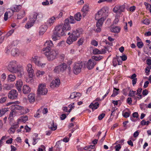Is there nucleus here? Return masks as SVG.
Masks as SVG:
<instances>
[{
	"mask_svg": "<svg viewBox=\"0 0 151 151\" xmlns=\"http://www.w3.org/2000/svg\"><path fill=\"white\" fill-rule=\"evenodd\" d=\"M109 9L107 6L103 7L95 16V19L99 21H104L108 16Z\"/></svg>",
	"mask_w": 151,
	"mask_h": 151,
	"instance_id": "f257e3e1",
	"label": "nucleus"
},
{
	"mask_svg": "<svg viewBox=\"0 0 151 151\" xmlns=\"http://www.w3.org/2000/svg\"><path fill=\"white\" fill-rule=\"evenodd\" d=\"M55 29L57 35L63 36L66 35L67 33L68 35L70 34V32H67L68 30H69L70 29H68V27L65 23L64 24H60L57 26L55 27Z\"/></svg>",
	"mask_w": 151,
	"mask_h": 151,
	"instance_id": "f03ea898",
	"label": "nucleus"
},
{
	"mask_svg": "<svg viewBox=\"0 0 151 151\" xmlns=\"http://www.w3.org/2000/svg\"><path fill=\"white\" fill-rule=\"evenodd\" d=\"M82 32L83 30L81 29H78L75 31H73L72 34L68 37L66 41L67 43L69 45L71 44L73 42L77 40Z\"/></svg>",
	"mask_w": 151,
	"mask_h": 151,
	"instance_id": "7ed1b4c3",
	"label": "nucleus"
},
{
	"mask_svg": "<svg viewBox=\"0 0 151 151\" xmlns=\"http://www.w3.org/2000/svg\"><path fill=\"white\" fill-rule=\"evenodd\" d=\"M8 70L10 72L13 73H17L18 76L19 77L22 76L24 74L23 69L20 67H8Z\"/></svg>",
	"mask_w": 151,
	"mask_h": 151,
	"instance_id": "20e7f679",
	"label": "nucleus"
},
{
	"mask_svg": "<svg viewBox=\"0 0 151 151\" xmlns=\"http://www.w3.org/2000/svg\"><path fill=\"white\" fill-rule=\"evenodd\" d=\"M45 54L48 60L51 61L56 58L57 55L58 54V52L55 50L50 51V50L49 51H46L45 52Z\"/></svg>",
	"mask_w": 151,
	"mask_h": 151,
	"instance_id": "39448f33",
	"label": "nucleus"
},
{
	"mask_svg": "<svg viewBox=\"0 0 151 151\" xmlns=\"http://www.w3.org/2000/svg\"><path fill=\"white\" fill-rule=\"evenodd\" d=\"M95 65L96 63L94 61L90 59L87 62L85 61H78L75 63L74 66H94Z\"/></svg>",
	"mask_w": 151,
	"mask_h": 151,
	"instance_id": "423d86ee",
	"label": "nucleus"
},
{
	"mask_svg": "<svg viewBox=\"0 0 151 151\" xmlns=\"http://www.w3.org/2000/svg\"><path fill=\"white\" fill-rule=\"evenodd\" d=\"M47 90L46 88L45 84H40L37 89L38 94L40 95H44L47 94Z\"/></svg>",
	"mask_w": 151,
	"mask_h": 151,
	"instance_id": "0eeeda50",
	"label": "nucleus"
},
{
	"mask_svg": "<svg viewBox=\"0 0 151 151\" xmlns=\"http://www.w3.org/2000/svg\"><path fill=\"white\" fill-rule=\"evenodd\" d=\"M125 9V6L124 5L121 6L117 5L114 7L113 11L114 12L116 13L120 14L122 12H124Z\"/></svg>",
	"mask_w": 151,
	"mask_h": 151,
	"instance_id": "6e6552de",
	"label": "nucleus"
},
{
	"mask_svg": "<svg viewBox=\"0 0 151 151\" xmlns=\"http://www.w3.org/2000/svg\"><path fill=\"white\" fill-rule=\"evenodd\" d=\"M32 63H35V65L38 66H42L46 65V64L42 63L40 61V58L37 56H35L32 59Z\"/></svg>",
	"mask_w": 151,
	"mask_h": 151,
	"instance_id": "1a4fd4ad",
	"label": "nucleus"
},
{
	"mask_svg": "<svg viewBox=\"0 0 151 151\" xmlns=\"http://www.w3.org/2000/svg\"><path fill=\"white\" fill-rule=\"evenodd\" d=\"M76 21L74 19L73 17L70 16L69 18L66 19L64 21L65 24L67 25L68 27V29H71V27L69 24V23L74 24Z\"/></svg>",
	"mask_w": 151,
	"mask_h": 151,
	"instance_id": "9d476101",
	"label": "nucleus"
},
{
	"mask_svg": "<svg viewBox=\"0 0 151 151\" xmlns=\"http://www.w3.org/2000/svg\"><path fill=\"white\" fill-rule=\"evenodd\" d=\"M18 95V93L16 90H12L9 91L8 97L10 99H17Z\"/></svg>",
	"mask_w": 151,
	"mask_h": 151,
	"instance_id": "9b49d317",
	"label": "nucleus"
},
{
	"mask_svg": "<svg viewBox=\"0 0 151 151\" xmlns=\"http://www.w3.org/2000/svg\"><path fill=\"white\" fill-rule=\"evenodd\" d=\"M44 46L46 47L44 48L43 49V51L46 52L49 51L50 50V48L53 46V44L51 40L46 41L44 44Z\"/></svg>",
	"mask_w": 151,
	"mask_h": 151,
	"instance_id": "f8f14e48",
	"label": "nucleus"
},
{
	"mask_svg": "<svg viewBox=\"0 0 151 151\" xmlns=\"http://www.w3.org/2000/svg\"><path fill=\"white\" fill-rule=\"evenodd\" d=\"M60 83V81L59 78H57L52 81L50 87L52 88H54L59 86Z\"/></svg>",
	"mask_w": 151,
	"mask_h": 151,
	"instance_id": "ddd939ff",
	"label": "nucleus"
},
{
	"mask_svg": "<svg viewBox=\"0 0 151 151\" xmlns=\"http://www.w3.org/2000/svg\"><path fill=\"white\" fill-rule=\"evenodd\" d=\"M89 6L88 4H86L84 6L82 9V12H83L82 16L83 17L86 16V14L89 11Z\"/></svg>",
	"mask_w": 151,
	"mask_h": 151,
	"instance_id": "4468645a",
	"label": "nucleus"
},
{
	"mask_svg": "<svg viewBox=\"0 0 151 151\" xmlns=\"http://www.w3.org/2000/svg\"><path fill=\"white\" fill-rule=\"evenodd\" d=\"M23 85V83L22 80L19 79L17 80L15 84V86L19 91H21L22 90V87Z\"/></svg>",
	"mask_w": 151,
	"mask_h": 151,
	"instance_id": "2eb2a0df",
	"label": "nucleus"
},
{
	"mask_svg": "<svg viewBox=\"0 0 151 151\" xmlns=\"http://www.w3.org/2000/svg\"><path fill=\"white\" fill-rule=\"evenodd\" d=\"M56 18L54 16L49 18L47 21V24L48 26H51L52 25L55 21Z\"/></svg>",
	"mask_w": 151,
	"mask_h": 151,
	"instance_id": "dca6fc26",
	"label": "nucleus"
},
{
	"mask_svg": "<svg viewBox=\"0 0 151 151\" xmlns=\"http://www.w3.org/2000/svg\"><path fill=\"white\" fill-rule=\"evenodd\" d=\"M47 28V26L45 25H41L40 27L39 34L43 35L46 31Z\"/></svg>",
	"mask_w": 151,
	"mask_h": 151,
	"instance_id": "f3484780",
	"label": "nucleus"
},
{
	"mask_svg": "<svg viewBox=\"0 0 151 151\" xmlns=\"http://www.w3.org/2000/svg\"><path fill=\"white\" fill-rule=\"evenodd\" d=\"M66 68V67H55L54 71V72L59 73L60 72H63Z\"/></svg>",
	"mask_w": 151,
	"mask_h": 151,
	"instance_id": "a211bd4d",
	"label": "nucleus"
},
{
	"mask_svg": "<svg viewBox=\"0 0 151 151\" xmlns=\"http://www.w3.org/2000/svg\"><path fill=\"white\" fill-rule=\"evenodd\" d=\"M99 105L98 102H95L94 101L89 106V107L93 110L97 109L99 107Z\"/></svg>",
	"mask_w": 151,
	"mask_h": 151,
	"instance_id": "6ab92c4d",
	"label": "nucleus"
},
{
	"mask_svg": "<svg viewBox=\"0 0 151 151\" xmlns=\"http://www.w3.org/2000/svg\"><path fill=\"white\" fill-rule=\"evenodd\" d=\"M103 21H99V20H98V22L96 23V26L97 27V28L96 29V31L97 32H100L101 31V28Z\"/></svg>",
	"mask_w": 151,
	"mask_h": 151,
	"instance_id": "aec40b11",
	"label": "nucleus"
},
{
	"mask_svg": "<svg viewBox=\"0 0 151 151\" xmlns=\"http://www.w3.org/2000/svg\"><path fill=\"white\" fill-rule=\"evenodd\" d=\"M27 70L29 77L31 78H32L34 73V70L33 68H32V67H28L27 68Z\"/></svg>",
	"mask_w": 151,
	"mask_h": 151,
	"instance_id": "412c9836",
	"label": "nucleus"
},
{
	"mask_svg": "<svg viewBox=\"0 0 151 151\" xmlns=\"http://www.w3.org/2000/svg\"><path fill=\"white\" fill-rule=\"evenodd\" d=\"M31 91L30 87L27 85H24L23 87L22 91L24 94H27Z\"/></svg>",
	"mask_w": 151,
	"mask_h": 151,
	"instance_id": "4be33fe9",
	"label": "nucleus"
},
{
	"mask_svg": "<svg viewBox=\"0 0 151 151\" xmlns=\"http://www.w3.org/2000/svg\"><path fill=\"white\" fill-rule=\"evenodd\" d=\"M19 52L18 50L16 48L13 47L11 50L12 55L14 56H17L19 55Z\"/></svg>",
	"mask_w": 151,
	"mask_h": 151,
	"instance_id": "5701e85b",
	"label": "nucleus"
},
{
	"mask_svg": "<svg viewBox=\"0 0 151 151\" xmlns=\"http://www.w3.org/2000/svg\"><path fill=\"white\" fill-rule=\"evenodd\" d=\"M35 95L33 93L29 94L28 96V99L30 103L33 102L35 101Z\"/></svg>",
	"mask_w": 151,
	"mask_h": 151,
	"instance_id": "b1692460",
	"label": "nucleus"
},
{
	"mask_svg": "<svg viewBox=\"0 0 151 151\" xmlns=\"http://www.w3.org/2000/svg\"><path fill=\"white\" fill-rule=\"evenodd\" d=\"M21 6L20 5H15L11 8L12 13H14V12H18L21 9Z\"/></svg>",
	"mask_w": 151,
	"mask_h": 151,
	"instance_id": "393cba45",
	"label": "nucleus"
},
{
	"mask_svg": "<svg viewBox=\"0 0 151 151\" xmlns=\"http://www.w3.org/2000/svg\"><path fill=\"white\" fill-rule=\"evenodd\" d=\"M22 108L23 107L17 105L16 104L12 105V109H14L15 111H17L18 112L19 111L20 112Z\"/></svg>",
	"mask_w": 151,
	"mask_h": 151,
	"instance_id": "a878e982",
	"label": "nucleus"
},
{
	"mask_svg": "<svg viewBox=\"0 0 151 151\" xmlns=\"http://www.w3.org/2000/svg\"><path fill=\"white\" fill-rule=\"evenodd\" d=\"M37 13H34L32 14L30 16L29 19L30 21L33 22L34 23L37 19Z\"/></svg>",
	"mask_w": 151,
	"mask_h": 151,
	"instance_id": "bb28decb",
	"label": "nucleus"
},
{
	"mask_svg": "<svg viewBox=\"0 0 151 151\" xmlns=\"http://www.w3.org/2000/svg\"><path fill=\"white\" fill-rule=\"evenodd\" d=\"M50 125H48V127L49 129H50L54 131L57 128V125L54 124V123L53 121H52L50 123Z\"/></svg>",
	"mask_w": 151,
	"mask_h": 151,
	"instance_id": "cd10ccee",
	"label": "nucleus"
},
{
	"mask_svg": "<svg viewBox=\"0 0 151 151\" xmlns=\"http://www.w3.org/2000/svg\"><path fill=\"white\" fill-rule=\"evenodd\" d=\"M18 127V125L16 124L15 125L12 126L10 128V129L9 130V132L10 134L14 133L15 131L16 128Z\"/></svg>",
	"mask_w": 151,
	"mask_h": 151,
	"instance_id": "c85d7f7f",
	"label": "nucleus"
},
{
	"mask_svg": "<svg viewBox=\"0 0 151 151\" xmlns=\"http://www.w3.org/2000/svg\"><path fill=\"white\" fill-rule=\"evenodd\" d=\"M81 68L80 67H74L73 72L75 74H77L81 71Z\"/></svg>",
	"mask_w": 151,
	"mask_h": 151,
	"instance_id": "c756f323",
	"label": "nucleus"
},
{
	"mask_svg": "<svg viewBox=\"0 0 151 151\" xmlns=\"http://www.w3.org/2000/svg\"><path fill=\"white\" fill-rule=\"evenodd\" d=\"M120 30V28L118 27H115L111 29V32L115 33H118L119 32Z\"/></svg>",
	"mask_w": 151,
	"mask_h": 151,
	"instance_id": "7c9ffc66",
	"label": "nucleus"
},
{
	"mask_svg": "<svg viewBox=\"0 0 151 151\" xmlns=\"http://www.w3.org/2000/svg\"><path fill=\"white\" fill-rule=\"evenodd\" d=\"M20 65L19 63L15 60H12L9 63V66H18Z\"/></svg>",
	"mask_w": 151,
	"mask_h": 151,
	"instance_id": "2f4dec72",
	"label": "nucleus"
},
{
	"mask_svg": "<svg viewBox=\"0 0 151 151\" xmlns=\"http://www.w3.org/2000/svg\"><path fill=\"white\" fill-rule=\"evenodd\" d=\"M15 76L12 75H9L8 76L7 80L9 82H12L14 81L16 79Z\"/></svg>",
	"mask_w": 151,
	"mask_h": 151,
	"instance_id": "473e14b6",
	"label": "nucleus"
},
{
	"mask_svg": "<svg viewBox=\"0 0 151 151\" xmlns=\"http://www.w3.org/2000/svg\"><path fill=\"white\" fill-rule=\"evenodd\" d=\"M18 114V113L17 111H15L14 109H12L10 112L9 117H13L17 115ZM18 114L19 115V114Z\"/></svg>",
	"mask_w": 151,
	"mask_h": 151,
	"instance_id": "72a5a7b5",
	"label": "nucleus"
},
{
	"mask_svg": "<svg viewBox=\"0 0 151 151\" xmlns=\"http://www.w3.org/2000/svg\"><path fill=\"white\" fill-rule=\"evenodd\" d=\"M82 17L81 14L80 12H78L75 15V18L77 21H80Z\"/></svg>",
	"mask_w": 151,
	"mask_h": 151,
	"instance_id": "f704fd0d",
	"label": "nucleus"
},
{
	"mask_svg": "<svg viewBox=\"0 0 151 151\" xmlns=\"http://www.w3.org/2000/svg\"><path fill=\"white\" fill-rule=\"evenodd\" d=\"M28 120V117L27 116H22L18 120L19 122H26Z\"/></svg>",
	"mask_w": 151,
	"mask_h": 151,
	"instance_id": "c9c22d12",
	"label": "nucleus"
},
{
	"mask_svg": "<svg viewBox=\"0 0 151 151\" xmlns=\"http://www.w3.org/2000/svg\"><path fill=\"white\" fill-rule=\"evenodd\" d=\"M33 24L34 23L33 22L30 21V20H29V21H28L27 22L25 27L26 28L29 29L32 27L33 25Z\"/></svg>",
	"mask_w": 151,
	"mask_h": 151,
	"instance_id": "e433bc0d",
	"label": "nucleus"
},
{
	"mask_svg": "<svg viewBox=\"0 0 151 151\" xmlns=\"http://www.w3.org/2000/svg\"><path fill=\"white\" fill-rule=\"evenodd\" d=\"M29 111V110L28 109H24V107H23L22 109L21 110L20 112V114L19 115L25 114L28 113Z\"/></svg>",
	"mask_w": 151,
	"mask_h": 151,
	"instance_id": "4c0bfd02",
	"label": "nucleus"
},
{
	"mask_svg": "<svg viewBox=\"0 0 151 151\" xmlns=\"http://www.w3.org/2000/svg\"><path fill=\"white\" fill-rule=\"evenodd\" d=\"M119 89H117L115 88H114V89L113 91V93L112 94L111 96L114 97L117 95L119 93Z\"/></svg>",
	"mask_w": 151,
	"mask_h": 151,
	"instance_id": "58836bf2",
	"label": "nucleus"
},
{
	"mask_svg": "<svg viewBox=\"0 0 151 151\" xmlns=\"http://www.w3.org/2000/svg\"><path fill=\"white\" fill-rule=\"evenodd\" d=\"M7 111V108L2 109L0 110V117L4 115Z\"/></svg>",
	"mask_w": 151,
	"mask_h": 151,
	"instance_id": "ea45409f",
	"label": "nucleus"
},
{
	"mask_svg": "<svg viewBox=\"0 0 151 151\" xmlns=\"http://www.w3.org/2000/svg\"><path fill=\"white\" fill-rule=\"evenodd\" d=\"M129 87L126 88L124 89L122 91V93L125 96H126L128 92L129 91Z\"/></svg>",
	"mask_w": 151,
	"mask_h": 151,
	"instance_id": "a19ab883",
	"label": "nucleus"
},
{
	"mask_svg": "<svg viewBox=\"0 0 151 151\" xmlns=\"http://www.w3.org/2000/svg\"><path fill=\"white\" fill-rule=\"evenodd\" d=\"M3 87L4 89L6 90H10L11 88V85L7 84H5L3 85Z\"/></svg>",
	"mask_w": 151,
	"mask_h": 151,
	"instance_id": "79ce46f5",
	"label": "nucleus"
},
{
	"mask_svg": "<svg viewBox=\"0 0 151 151\" xmlns=\"http://www.w3.org/2000/svg\"><path fill=\"white\" fill-rule=\"evenodd\" d=\"M45 73V72L43 71H40L38 70L37 71L36 73L37 76L38 77H41L42 76L44 75Z\"/></svg>",
	"mask_w": 151,
	"mask_h": 151,
	"instance_id": "37998d69",
	"label": "nucleus"
},
{
	"mask_svg": "<svg viewBox=\"0 0 151 151\" xmlns=\"http://www.w3.org/2000/svg\"><path fill=\"white\" fill-rule=\"evenodd\" d=\"M72 63V61H69L67 63V65L66 63H63L60 64L58 66H67V65H70Z\"/></svg>",
	"mask_w": 151,
	"mask_h": 151,
	"instance_id": "c03bdc74",
	"label": "nucleus"
},
{
	"mask_svg": "<svg viewBox=\"0 0 151 151\" xmlns=\"http://www.w3.org/2000/svg\"><path fill=\"white\" fill-rule=\"evenodd\" d=\"M93 53L95 55L101 54L100 50L97 48H96L93 50Z\"/></svg>",
	"mask_w": 151,
	"mask_h": 151,
	"instance_id": "a18cd8bd",
	"label": "nucleus"
},
{
	"mask_svg": "<svg viewBox=\"0 0 151 151\" xmlns=\"http://www.w3.org/2000/svg\"><path fill=\"white\" fill-rule=\"evenodd\" d=\"M150 123V122L149 121L146 122L144 120H143L141 122V124L142 125H147Z\"/></svg>",
	"mask_w": 151,
	"mask_h": 151,
	"instance_id": "49530a36",
	"label": "nucleus"
},
{
	"mask_svg": "<svg viewBox=\"0 0 151 151\" xmlns=\"http://www.w3.org/2000/svg\"><path fill=\"white\" fill-rule=\"evenodd\" d=\"M10 13H11V12L10 11L6 12L4 14V19L5 21H6L7 20L8 14Z\"/></svg>",
	"mask_w": 151,
	"mask_h": 151,
	"instance_id": "de8ad7c7",
	"label": "nucleus"
},
{
	"mask_svg": "<svg viewBox=\"0 0 151 151\" xmlns=\"http://www.w3.org/2000/svg\"><path fill=\"white\" fill-rule=\"evenodd\" d=\"M137 46L139 48H141L143 46L144 44L143 42H137Z\"/></svg>",
	"mask_w": 151,
	"mask_h": 151,
	"instance_id": "09e8293b",
	"label": "nucleus"
},
{
	"mask_svg": "<svg viewBox=\"0 0 151 151\" xmlns=\"http://www.w3.org/2000/svg\"><path fill=\"white\" fill-rule=\"evenodd\" d=\"M135 93L136 91H131L130 90L129 91V96L133 97L135 95Z\"/></svg>",
	"mask_w": 151,
	"mask_h": 151,
	"instance_id": "8fccbe9b",
	"label": "nucleus"
},
{
	"mask_svg": "<svg viewBox=\"0 0 151 151\" xmlns=\"http://www.w3.org/2000/svg\"><path fill=\"white\" fill-rule=\"evenodd\" d=\"M114 148L115 149V151H119V150L121 148V147L120 144H118V145H116L115 147Z\"/></svg>",
	"mask_w": 151,
	"mask_h": 151,
	"instance_id": "3c124183",
	"label": "nucleus"
},
{
	"mask_svg": "<svg viewBox=\"0 0 151 151\" xmlns=\"http://www.w3.org/2000/svg\"><path fill=\"white\" fill-rule=\"evenodd\" d=\"M43 17L42 14L41 13H37V19L38 20L41 19Z\"/></svg>",
	"mask_w": 151,
	"mask_h": 151,
	"instance_id": "603ef678",
	"label": "nucleus"
},
{
	"mask_svg": "<svg viewBox=\"0 0 151 151\" xmlns=\"http://www.w3.org/2000/svg\"><path fill=\"white\" fill-rule=\"evenodd\" d=\"M40 139V138H36L34 137L33 138V145H35Z\"/></svg>",
	"mask_w": 151,
	"mask_h": 151,
	"instance_id": "864d4df0",
	"label": "nucleus"
},
{
	"mask_svg": "<svg viewBox=\"0 0 151 151\" xmlns=\"http://www.w3.org/2000/svg\"><path fill=\"white\" fill-rule=\"evenodd\" d=\"M143 23L146 25H148L150 23V20L148 19H146L143 22Z\"/></svg>",
	"mask_w": 151,
	"mask_h": 151,
	"instance_id": "5fc2aeb1",
	"label": "nucleus"
},
{
	"mask_svg": "<svg viewBox=\"0 0 151 151\" xmlns=\"http://www.w3.org/2000/svg\"><path fill=\"white\" fill-rule=\"evenodd\" d=\"M83 42V38H80L78 42V43L79 45H81Z\"/></svg>",
	"mask_w": 151,
	"mask_h": 151,
	"instance_id": "6e6d98bb",
	"label": "nucleus"
},
{
	"mask_svg": "<svg viewBox=\"0 0 151 151\" xmlns=\"http://www.w3.org/2000/svg\"><path fill=\"white\" fill-rule=\"evenodd\" d=\"M130 114V113L127 112H125L123 114V116L125 118H127L129 117Z\"/></svg>",
	"mask_w": 151,
	"mask_h": 151,
	"instance_id": "4d7b16f0",
	"label": "nucleus"
},
{
	"mask_svg": "<svg viewBox=\"0 0 151 151\" xmlns=\"http://www.w3.org/2000/svg\"><path fill=\"white\" fill-rule=\"evenodd\" d=\"M7 98L6 97H4L1 98L0 99V103H4L6 100Z\"/></svg>",
	"mask_w": 151,
	"mask_h": 151,
	"instance_id": "13d9d810",
	"label": "nucleus"
},
{
	"mask_svg": "<svg viewBox=\"0 0 151 151\" xmlns=\"http://www.w3.org/2000/svg\"><path fill=\"white\" fill-rule=\"evenodd\" d=\"M42 4L44 6H47L49 4V2L48 1L46 0L45 1L42 2Z\"/></svg>",
	"mask_w": 151,
	"mask_h": 151,
	"instance_id": "bf43d9fd",
	"label": "nucleus"
},
{
	"mask_svg": "<svg viewBox=\"0 0 151 151\" xmlns=\"http://www.w3.org/2000/svg\"><path fill=\"white\" fill-rule=\"evenodd\" d=\"M74 92L75 94V98H78L81 96V94L80 93L76 92Z\"/></svg>",
	"mask_w": 151,
	"mask_h": 151,
	"instance_id": "052dcab7",
	"label": "nucleus"
},
{
	"mask_svg": "<svg viewBox=\"0 0 151 151\" xmlns=\"http://www.w3.org/2000/svg\"><path fill=\"white\" fill-rule=\"evenodd\" d=\"M6 77V76L5 73H3L1 76V80L2 81H4Z\"/></svg>",
	"mask_w": 151,
	"mask_h": 151,
	"instance_id": "680f3d73",
	"label": "nucleus"
},
{
	"mask_svg": "<svg viewBox=\"0 0 151 151\" xmlns=\"http://www.w3.org/2000/svg\"><path fill=\"white\" fill-rule=\"evenodd\" d=\"M151 68V67H147V68L145 69V72L147 75H148L149 74Z\"/></svg>",
	"mask_w": 151,
	"mask_h": 151,
	"instance_id": "e2e57ef3",
	"label": "nucleus"
},
{
	"mask_svg": "<svg viewBox=\"0 0 151 151\" xmlns=\"http://www.w3.org/2000/svg\"><path fill=\"white\" fill-rule=\"evenodd\" d=\"M147 105L144 103H142L140 105V107L142 110H144V108L145 106H146Z\"/></svg>",
	"mask_w": 151,
	"mask_h": 151,
	"instance_id": "0e129e2a",
	"label": "nucleus"
},
{
	"mask_svg": "<svg viewBox=\"0 0 151 151\" xmlns=\"http://www.w3.org/2000/svg\"><path fill=\"white\" fill-rule=\"evenodd\" d=\"M59 36L57 35V36H54L53 35L52 36V40L54 41H55L56 40H58L59 38Z\"/></svg>",
	"mask_w": 151,
	"mask_h": 151,
	"instance_id": "69168bd1",
	"label": "nucleus"
},
{
	"mask_svg": "<svg viewBox=\"0 0 151 151\" xmlns=\"http://www.w3.org/2000/svg\"><path fill=\"white\" fill-rule=\"evenodd\" d=\"M105 116V114L102 113L98 117L99 119V120H101Z\"/></svg>",
	"mask_w": 151,
	"mask_h": 151,
	"instance_id": "338daca9",
	"label": "nucleus"
},
{
	"mask_svg": "<svg viewBox=\"0 0 151 151\" xmlns=\"http://www.w3.org/2000/svg\"><path fill=\"white\" fill-rule=\"evenodd\" d=\"M91 44L95 46H97L98 45V42L95 40H92L91 42Z\"/></svg>",
	"mask_w": 151,
	"mask_h": 151,
	"instance_id": "774afa93",
	"label": "nucleus"
}]
</instances>
